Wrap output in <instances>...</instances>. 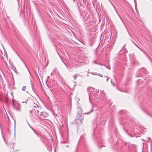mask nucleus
<instances>
[{
	"label": "nucleus",
	"instance_id": "6e6552de",
	"mask_svg": "<svg viewBox=\"0 0 152 152\" xmlns=\"http://www.w3.org/2000/svg\"><path fill=\"white\" fill-rule=\"evenodd\" d=\"M78 144H77V146L76 147L75 149L74 152H77V150H78Z\"/></svg>",
	"mask_w": 152,
	"mask_h": 152
},
{
	"label": "nucleus",
	"instance_id": "7ed1b4c3",
	"mask_svg": "<svg viewBox=\"0 0 152 152\" xmlns=\"http://www.w3.org/2000/svg\"><path fill=\"white\" fill-rule=\"evenodd\" d=\"M13 108L17 111H20V108L19 105H12Z\"/></svg>",
	"mask_w": 152,
	"mask_h": 152
},
{
	"label": "nucleus",
	"instance_id": "2eb2a0df",
	"mask_svg": "<svg viewBox=\"0 0 152 152\" xmlns=\"http://www.w3.org/2000/svg\"><path fill=\"white\" fill-rule=\"evenodd\" d=\"M91 74L93 75H97V73L96 72H92Z\"/></svg>",
	"mask_w": 152,
	"mask_h": 152
},
{
	"label": "nucleus",
	"instance_id": "dca6fc26",
	"mask_svg": "<svg viewBox=\"0 0 152 152\" xmlns=\"http://www.w3.org/2000/svg\"><path fill=\"white\" fill-rule=\"evenodd\" d=\"M97 75H98L99 76H100L101 77H103L102 75H101V74H99V73L97 74Z\"/></svg>",
	"mask_w": 152,
	"mask_h": 152
},
{
	"label": "nucleus",
	"instance_id": "393cba45",
	"mask_svg": "<svg viewBox=\"0 0 152 152\" xmlns=\"http://www.w3.org/2000/svg\"><path fill=\"white\" fill-rule=\"evenodd\" d=\"M66 147H68V145H66Z\"/></svg>",
	"mask_w": 152,
	"mask_h": 152
},
{
	"label": "nucleus",
	"instance_id": "9d476101",
	"mask_svg": "<svg viewBox=\"0 0 152 152\" xmlns=\"http://www.w3.org/2000/svg\"><path fill=\"white\" fill-rule=\"evenodd\" d=\"M22 103H26L27 104L29 103H28V100L26 101L25 102H23Z\"/></svg>",
	"mask_w": 152,
	"mask_h": 152
},
{
	"label": "nucleus",
	"instance_id": "0eeeda50",
	"mask_svg": "<svg viewBox=\"0 0 152 152\" xmlns=\"http://www.w3.org/2000/svg\"><path fill=\"white\" fill-rule=\"evenodd\" d=\"M142 110L144 111L148 115H149V116L152 118V115L149 114L147 112V110L146 109H142Z\"/></svg>",
	"mask_w": 152,
	"mask_h": 152
},
{
	"label": "nucleus",
	"instance_id": "1a4fd4ad",
	"mask_svg": "<svg viewBox=\"0 0 152 152\" xmlns=\"http://www.w3.org/2000/svg\"><path fill=\"white\" fill-rule=\"evenodd\" d=\"M32 129L34 131V133L36 134V135L38 137H41V136H40V135L39 134H38L37 133L35 132L34 131L33 129Z\"/></svg>",
	"mask_w": 152,
	"mask_h": 152
},
{
	"label": "nucleus",
	"instance_id": "f8f14e48",
	"mask_svg": "<svg viewBox=\"0 0 152 152\" xmlns=\"http://www.w3.org/2000/svg\"><path fill=\"white\" fill-rule=\"evenodd\" d=\"M26 89V86H23L22 88V89L23 91H25Z\"/></svg>",
	"mask_w": 152,
	"mask_h": 152
},
{
	"label": "nucleus",
	"instance_id": "39448f33",
	"mask_svg": "<svg viewBox=\"0 0 152 152\" xmlns=\"http://www.w3.org/2000/svg\"><path fill=\"white\" fill-rule=\"evenodd\" d=\"M78 113L82 114V110L80 107H78L77 109Z\"/></svg>",
	"mask_w": 152,
	"mask_h": 152
},
{
	"label": "nucleus",
	"instance_id": "423d86ee",
	"mask_svg": "<svg viewBox=\"0 0 152 152\" xmlns=\"http://www.w3.org/2000/svg\"><path fill=\"white\" fill-rule=\"evenodd\" d=\"M93 107H94V105H92L91 109V110H90V111L88 113H84V114H90L93 110Z\"/></svg>",
	"mask_w": 152,
	"mask_h": 152
},
{
	"label": "nucleus",
	"instance_id": "bb28decb",
	"mask_svg": "<svg viewBox=\"0 0 152 152\" xmlns=\"http://www.w3.org/2000/svg\"><path fill=\"white\" fill-rule=\"evenodd\" d=\"M8 119L9 120V117H8Z\"/></svg>",
	"mask_w": 152,
	"mask_h": 152
},
{
	"label": "nucleus",
	"instance_id": "4468645a",
	"mask_svg": "<svg viewBox=\"0 0 152 152\" xmlns=\"http://www.w3.org/2000/svg\"><path fill=\"white\" fill-rule=\"evenodd\" d=\"M77 78V76L76 75V74L74 76V78L75 80H76Z\"/></svg>",
	"mask_w": 152,
	"mask_h": 152
},
{
	"label": "nucleus",
	"instance_id": "ddd939ff",
	"mask_svg": "<svg viewBox=\"0 0 152 152\" xmlns=\"http://www.w3.org/2000/svg\"><path fill=\"white\" fill-rule=\"evenodd\" d=\"M2 82V79L0 75V82Z\"/></svg>",
	"mask_w": 152,
	"mask_h": 152
},
{
	"label": "nucleus",
	"instance_id": "f257e3e1",
	"mask_svg": "<svg viewBox=\"0 0 152 152\" xmlns=\"http://www.w3.org/2000/svg\"><path fill=\"white\" fill-rule=\"evenodd\" d=\"M99 93V91L97 90H95V89L91 88L89 89V99L90 102H91V99H96L98 98L97 94Z\"/></svg>",
	"mask_w": 152,
	"mask_h": 152
},
{
	"label": "nucleus",
	"instance_id": "9b49d317",
	"mask_svg": "<svg viewBox=\"0 0 152 152\" xmlns=\"http://www.w3.org/2000/svg\"><path fill=\"white\" fill-rule=\"evenodd\" d=\"M33 107H34V108H39V107L38 106V105H35V106H33Z\"/></svg>",
	"mask_w": 152,
	"mask_h": 152
},
{
	"label": "nucleus",
	"instance_id": "6ab92c4d",
	"mask_svg": "<svg viewBox=\"0 0 152 152\" xmlns=\"http://www.w3.org/2000/svg\"><path fill=\"white\" fill-rule=\"evenodd\" d=\"M37 112L38 113H39V110H38L37 109Z\"/></svg>",
	"mask_w": 152,
	"mask_h": 152
},
{
	"label": "nucleus",
	"instance_id": "f03ea898",
	"mask_svg": "<svg viewBox=\"0 0 152 152\" xmlns=\"http://www.w3.org/2000/svg\"><path fill=\"white\" fill-rule=\"evenodd\" d=\"M120 113V114L122 115L126 116H127L129 114V113L126 110H123L121 111Z\"/></svg>",
	"mask_w": 152,
	"mask_h": 152
},
{
	"label": "nucleus",
	"instance_id": "aec40b11",
	"mask_svg": "<svg viewBox=\"0 0 152 152\" xmlns=\"http://www.w3.org/2000/svg\"><path fill=\"white\" fill-rule=\"evenodd\" d=\"M93 63H95V64H97L96 63V61H94L93 62Z\"/></svg>",
	"mask_w": 152,
	"mask_h": 152
},
{
	"label": "nucleus",
	"instance_id": "5701e85b",
	"mask_svg": "<svg viewBox=\"0 0 152 152\" xmlns=\"http://www.w3.org/2000/svg\"><path fill=\"white\" fill-rule=\"evenodd\" d=\"M56 116H57H57H58V115H57V114H56Z\"/></svg>",
	"mask_w": 152,
	"mask_h": 152
},
{
	"label": "nucleus",
	"instance_id": "f3484780",
	"mask_svg": "<svg viewBox=\"0 0 152 152\" xmlns=\"http://www.w3.org/2000/svg\"><path fill=\"white\" fill-rule=\"evenodd\" d=\"M48 150H50V151H51L52 148H51V146H50V147H48Z\"/></svg>",
	"mask_w": 152,
	"mask_h": 152
},
{
	"label": "nucleus",
	"instance_id": "a211bd4d",
	"mask_svg": "<svg viewBox=\"0 0 152 152\" xmlns=\"http://www.w3.org/2000/svg\"><path fill=\"white\" fill-rule=\"evenodd\" d=\"M133 42V43H134V45H135L138 48H139V47L137 46V45H136V44H135V43L134 42Z\"/></svg>",
	"mask_w": 152,
	"mask_h": 152
},
{
	"label": "nucleus",
	"instance_id": "4be33fe9",
	"mask_svg": "<svg viewBox=\"0 0 152 152\" xmlns=\"http://www.w3.org/2000/svg\"><path fill=\"white\" fill-rule=\"evenodd\" d=\"M62 143H65L66 142H62Z\"/></svg>",
	"mask_w": 152,
	"mask_h": 152
},
{
	"label": "nucleus",
	"instance_id": "20e7f679",
	"mask_svg": "<svg viewBox=\"0 0 152 152\" xmlns=\"http://www.w3.org/2000/svg\"><path fill=\"white\" fill-rule=\"evenodd\" d=\"M77 116L78 119L80 120L82 119L83 118V114L77 113Z\"/></svg>",
	"mask_w": 152,
	"mask_h": 152
},
{
	"label": "nucleus",
	"instance_id": "412c9836",
	"mask_svg": "<svg viewBox=\"0 0 152 152\" xmlns=\"http://www.w3.org/2000/svg\"><path fill=\"white\" fill-rule=\"evenodd\" d=\"M108 79H109V78L108 77L107 78V81H108Z\"/></svg>",
	"mask_w": 152,
	"mask_h": 152
},
{
	"label": "nucleus",
	"instance_id": "a878e982",
	"mask_svg": "<svg viewBox=\"0 0 152 152\" xmlns=\"http://www.w3.org/2000/svg\"><path fill=\"white\" fill-rule=\"evenodd\" d=\"M89 89H90V88H88V89H89Z\"/></svg>",
	"mask_w": 152,
	"mask_h": 152
},
{
	"label": "nucleus",
	"instance_id": "b1692460",
	"mask_svg": "<svg viewBox=\"0 0 152 152\" xmlns=\"http://www.w3.org/2000/svg\"><path fill=\"white\" fill-rule=\"evenodd\" d=\"M28 125H29V126H30V125L28 123Z\"/></svg>",
	"mask_w": 152,
	"mask_h": 152
}]
</instances>
